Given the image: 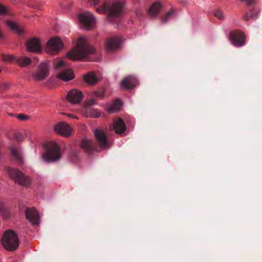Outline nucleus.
Returning <instances> with one entry per match:
<instances>
[{
    "mask_svg": "<svg viewBox=\"0 0 262 262\" xmlns=\"http://www.w3.org/2000/svg\"><path fill=\"white\" fill-rule=\"evenodd\" d=\"M100 2V0H89L88 3L91 6H95L98 5Z\"/></svg>",
    "mask_w": 262,
    "mask_h": 262,
    "instance_id": "nucleus-38",
    "label": "nucleus"
},
{
    "mask_svg": "<svg viewBox=\"0 0 262 262\" xmlns=\"http://www.w3.org/2000/svg\"><path fill=\"white\" fill-rule=\"evenodd\" d=\"M6 207H5L4 204L2 202H0V213L4 212L6 209Z\"/></svg>",
    "mask_w": 262,
    "mask_h": 262,
    "instance_id": "nucleus-41",
    "label": "nucleus"
},
{
    "mask_svg": "<svg viewBox=\"0 0 262 262\" xmlns=\"http://www.w3.org/2000/svg\"><path fill=\"white\" fill-rule=\"evenodd\" d=\"M1 243L6 250L14 251L16 250L19 246V239L17 234L12 230L6 231L1 239Z\"/></svg>",
    "mask_w": 262,
    "mask_h": 262,
    "instance_id": "nucleus-3",
    "label": "nucleus"
},
{
    "mask_svg": "<svg viewBox=\"0 0 262 262\" xmlns=\"http://www.w3.org/2000/svg\"><path fill=\"white\" fill-rule=\"evenodd\" d=\"M49 75L48 64L46 62L40 63L38 67V71L32 74V78L36 81H41Z\"/></svg>",
    "mask_w": 262,
    "mask_h": 262,
    "instance_id": "nucleus-6",
    "label": "nucleus"
},
{
    "mask_svg": "<svg viewBox=\"0 0 262 262\" xmlns=\"http://www.w3.org/2000/svg\"><path fill=\"white\" fill-rule=\"evenodd\" d=\"M122 105V103L121 100H116L112 105L106 107V111L110 114L117 113L119 111Z\"/></svg>",
    "mask_w": 262,
    "mask_h": 262,
    "instance_id": "nucleus-22",
    "label": "nucleus"
},
{
    "mask_svg": "<svg viewBox=\"0 0 262 262\" xmlns=\"http://www.w3.org/2000/svg\"><path fill=\"white\" fill-rule=\"evenodd\" d=\"M162 9V4L160 2H155L148 7V18L155 19L158 17Z\"/></svg>",
    "mask_w": 262,
    "mask_h": 262,
    "instance_id": "nucleus-19",
    "label": "nucleus"
},
{
    "mask_svg": "<svg viewBox=\"0 0 262 262\" xmlns=\"http://www.w3.org/2000/svg\"><path fill=\"white\" fill-rule=\"evenodd\" d=\"M85 113L87 116L93 118H99L101 115V113L97 109L91 108H86Z\"/></svg>",
    "mask_w": 262,
    "mask_h": 262,
    "instance_id": "nucleus-27",
    "label": "nucleus"
},
{
    "mask_svg": "<svg viewBox=\"0 0 262 262\" xmlns=\"http://www.w3.org/2000/svg\"><path fill=\"white\" fill-rule=\"evenodd\" d=\"M97 104V101L95 99H91L87 100L85 103V106L86 108H89V107Z\"/></svg>",
    "mask_w": 262,
    "mask_h": 262,
    "instance_id": "nucleus-32",
    "label": "nucleus"
},
{
    "mask_svg": "<svg viewBox=\"0 0 262 262\" xmlns=\"http://www.w3.org/2000/svg\"><path fill=\"white\" fill-rule=\"evenodd\" d=\"M83 79L87 85L90 86L95 85L99 81L98 78L96 74L92 72L84 74L83 76Z\"/></svg>",
    "mask_w": 262,
    "mask_h": 262,
    "instance_id": "nucleus-20",
    "label": "nucleus"
},
{
    "mask_svg": "<svg viewBox=\"0 0 262 262\" xmlns=\"http://www.w3.org/2000/svg\"><path fill=\"white\" fill-rule=\"evenodd\" d=\"M45 151L42 155V158L47 162H54L61 158V149L59 145L55 142H50L45 146Z\"/></svg>",
    "mask_w": 262,
    "mask_h": 262,
    "instance_id": "nucleus-2",
    "label": "nucleus"
},
{
    "mask_svg": "<svg viewBox=\"0 0 262 262\" xmlns=\"http://www.w3.org/2000/svg\"><path fill=\"white\" fill-rule=\"evenodd\" d=\"M16 117L20 120H26L29 118V117L24 114H19Z\"/></svg>",
    "mask_w": 262,
    "mask_h": 262,
    "instance_id": "nucleus-33",
    "label": "nucleus"
},
{
    "mask_svg": "<svg viewBox=\"0 0 262 262\" xmlns=\"http://www.w3.org/2000/svg\"><path fill=\"white\" fill-rule=\"evenodd\" d=\"M27 51L30 52L40 53L42 52L41 41L37 37H32L29 39L26 42Z\"/></svg>",
    "mask_w": 262,
    "mask_h": 262,
    "instance_id": "nucleus-8",
    "label": "nucleus"
},
{
    "mask_svg": "<svg viewBox=\"0 0 262 262\" xmlns=\"http://www.w3.org/2000/svg\"><path fill=\"white\" fill-rule=\"evenodd\" d=\"M80 147L87 151H99L97 144L92 140L86 138L82 139Z\"/></svg>",
    "mask_w": 262,
    "mask_h": 262,
    "instance_id": "nucleus-18",
    "label": "nucleus"
},
{
    "mask_svg": "<svg viewBox=\"0 0 262 262\" xmlns=\"http://www.w3.org/2000/svg\"><path fill=\"white\" fill-rule=\"evenodd\" d=\"M16 58L14 55L10 54H2V60L6 62H9L13 60L15 61Z\"/></svg>",
    "mask_w": 262,
    "mask_h": 262,
    "instance_id": "nucleus-30",
    "label": "nucleus"
},
{
    "mask_svg": "<svg viewBox=\"0 0 262 262\" xmlns=\"http://www.w3.org/2000/svg\"><path fill=\"white\" fill-rule=\"evenodd\" d=\"M55 133L64 137H69L71 136L72 128L67 123L60 121L57 123L54 127Z\"/></svg>",
    "mask_w": 262,
    "mask_h": 262,
    "instance_id": "nucleus-7",
    "label": "nucleus"
},
{
    "mask_svg": "<svg viewBox=\"0 0 262 262\" xmlns=\"http://www.w3.org/2000/svg\"><path fill=\"white\" fill-rule=\"evenodd\" d=\"M175 15V11L171 9L168 11L166 13L163 15L161 17V23L162 24L167 23L170 19L172 18Z\"/></svg>",
    "mask_w": 262,
    "mask_h": 262,
    "instance_id": "nucleus-26",
    "label": "nucleus"
},
{
    "mask_svg": "<svg viewBox=\"0 0 262 262\" xmlns=\"http://www.w3.org/2000/svg\"><path fill=\"white\" fill-rule=\"evenodd\" d=\"M244 18L246 21L249 20L250 19H251L250 18V13L249 12L246 13L245 15H244Z\"/></svg>",
    "mask_w": 262,
    "mask_h": 262,
    "instance_id": "nucleus-42",
    "label": "nucleus"
},
{
    "mask_svg": "<svg viewBox=\"0 0 262 262\" xmlns=\"http://www.w3.org/2000/svg\"><path fill=\"white\" fill-rule=\"evenodd\" d=\"M62 114L73 119H78V117L74 114H69V113H62Z\"/></svg>",
    "mask_w": 262,
    "mask_h": 262,
    "instance_id": "nucleus-39",
    "label": "nucleus"
},
{
    "mask_svg": "<svg viewBox=\"0 0 262 262\" xmlns=\"http://www.w3.org/2000/svg\"><path fill=\"white\" fill-rule=\"evenodd\" d=\"M123 5L122 3L116 2L108 5L107 16L109 17H117L123 13Z\"/></svg>",
    "mask_w": 262,
    "mask_h": 262,
    "instance_id": "nucleus-11",
    "label": "nucleus"
},
{
    "mask_svg": "<svg viewBox=\"0 0 262 262\" xmlns=\"http://www.w3.org/2000/svg\"><path fill=\"white\" fill-rule=\"evenodd\" d=\"M6 24L12 31L15 32L18 35H21L23 34L24 32V30L20 28L15 23L11 21H7Z\"/></svg>",
    "mask_w": 262,
    "mask_h": 262,
    "instance_id": "nucleus-24",
    "label": "nucleus"
},
{
    "mask_svg": "<svg viewBox=\"0 0 262 262\" xmlns=\"http://www.w3.org/2000/svg\"><path fill=\"white\" fill-rule=\"evenodd\" d=\"M77 17L79 22L82 24L86 29H90L92 28L94 23L95 18L90 12L79 14Z\"/></svg>",
    "mask_w": 262,
    "mask_h": 262,
    "instance_id": "nucleus-10",
    "label": "nucleus"
},
{
    "mask_svg": "<svg viewBox=\"0 0 262 262\" xmlns=\"http://www.w3.org/2000/svg\"><path fill=\"white\" fill-rule=\"evenodd\" d=\"M8 173L10 177L20 186H28L31 184V179L18 169H10Z\"/></svg>",
    "mask_w": 262,
    "mask_h": 262,
    "instance_id": "nucleus-4",
    "label": "nucleus"
},
{
    "mask_svg": "<svg viewBox=\"0 0 262 262\" xmlns=\"http://www.w3.org/2000/svg\"><path fill=\"white\" fill-rule=\"evenodd\" d=\"M11 154L12 156L14 158L16 161L19 164H23V159L21 155L19 153L18 150L13 146L10 148Z\"/></svg>",
    "mask_w": 262,
    "mask_h": 262,
    "instance_id": "nucleus-25",
    "label": "nucleus"
},
{
    "mask_svg": "<svg viewBox=\"0 0 262 262\" xmlns=\"http://www.w3.org/2000/svg\"><path fill=\"white\" fill-rule=\"evenodd\" d=\"M122 42L119 36L112 37L106 40L105 48L107 51L112 52L119 49Z\"/></svg>",
    "mask_w": 262,
    "mask_h": 262,
    "instance_id": "nucleus-12",
    "label": "nucleus"
},
{
    "mask_svg": "<svg viewBox=\"0 0 262 262\" xmlns=\"http://www.w3.org/2000/svg\"><path fill=\"white\" fill-rule=\"evenodd\" d=\"M214 15L217 17L219 19H223L224 16L223 13L220 10H216L214 12Z\"/></svg>",
    "mask_w": 262,
    "mask_h": 262,
    "instance_id": "nucleus-35",
    "label": "nucleus"
},
{
    "mask_svg": "<svg viewBox=\"0 0 262 262\" xmlns=\"http://www.w3.org/2000/svg\"><path fill=\"white\" fill-rule=\"evenodd\" d=\"M250 18L255 19L257 18L258 15V11L255 9L251 10L250 12Z\"/></svg>",
    "mask_w": 262,
    "mask_h": 262,
    "instance_id": "nucleus-34",
    "label": "nucleus"
},
{
    "mask_svg": "<svg viewBox=\"0 0 262 262\" xmlns=\"http://www.w3.org/2000/svg\"><path fill=\"white\" fill-rule=\"evenodd\" d=\"M94 134L96 140L99 143L101 148L104 149L108 147L109 145L107 136L102 130L96 129Z\"/></svg>",
    "mask_w": 262,
    "mask_h": 262,
    "instance_id": "nucleus-16",
    "label": "nucleus"
},
{
    "mask_svg": "<svg viewBox=\"0 0 262 262\" xmlns=\"http://www.w3.org/2000/svg\"><path fill=\"white\" fill-rule=\"evenodd\" d=\"M1 72V70H0V73Z\"/></svg>",
    "mask_w": 262,
    "mask_h": 262,
    "instance_id": "nucleus-44",
    "label": "nucleus"
},
{
    "mask_svg": "<svg viewBox=\"0 0 262 262\" xmlns=\"http://www.w3.org/2000/svg\"><path fill=\"white\" fill-rule=\"evenodd\" d=\"M137 84L138 81L135 77L128 76L121 81L120 86L124 90H130L136 88Z\"/></svg>",
    "mask_w": 262,
    "mask_h": 262,
    "instance_id": "nucleus-15",
    "label": "nucleus"
},
{
    "mask_svg": "<svg viewBox=\"0 0 262 262\" xmlns=\"http://www.w3.org/2000/svg\"><path fill=\"white\" fill-rule=\"evenodd\" d=\"M96 49L93 46H89L83 38L78 40L75 49L70 51L66 55L67 58L73 61L82 60L88 55L95 53Z\"/></svg>",
    "mask_w": 262,
    "mask_h": 262,
    "instance_id": "nucleus-1",
    "label": "nucleus"
},
{
    "mask_svg": "<svg viewBox=\"0 0 262 262\" xmlns=\"http://www.w3.org/2000/svg\"><path fill=\"white\" fill-rule=\"evenodd\" d=\"M5 219H8L10 217V214L9 212L6 209L5 211L1 213Z\"/></svg>",
    "mask_w": 262,
    "mask_h": 262,
    "instance_id": "nucleus-37",
    "label": "nucleus"
},
{
    "mask_svg": "<svg viewBox=\"0 0 262 262\" xmlns=\"http://www.w3.org/2000/svg\"><path fill=\"white\" fill-rule=\"evenodd\" d=\"M92 96L95 98L102 99L104 97V92L100 91H94L92 93Z\"/></svg>",
    "mask_w": 262,
    "mask_h": 262,
    "instance_id": "nucleus-31",
    "label": "nucleus"
},
{
    "mask_svg": "<svg viewBox=\"0 0 262 262\" xmlns=\"http://www.w3.org/2000/svg\"><path fill=\"white\" fill-rule=\"evenodd\" d=\"M108 4L104 2L101 6L96 9V11L99 13H106L107 14Z\"/></svg>",
    "mask_w": 262,
    "mask_h": 262,
    "instance_id": "nucleus-29",
    "label": "nucleus"
},
{
    "mask_svg": "<svg viewBox=\"0 0 262 262\" xmlns=\"http://www.w3.org/2000/svg\"><path fill=\"white\" fill-rule=\"evenodd\" d=\"M113 125L114 130L117 134H121L126 129V124L122 118L115 120Z\"/></svg>",
    "mask_w": 262,
    "mask_h": 262,
    "instance_id": "nucleus-21",
    "label": "nucleus"
},
{
    "mask_svg": "<svg viewBox=\"0 0 262 262\" xmlns=\"http://www.w3.org/2000/svg\"><path fill=\"white\" fill-rule=\"evenodd\" d=\"M7 12V8L0 4V14L4 15Z\"/></svg>",
    "mask_w": 262,
    "mask_h": 262,
    "instance_id": "nucleus-36",
    "label": "nucleus"
},
{
    "mask_svg": "<svg viewBox=\"0 0 262 262\" xmlns=\"http://www.w3.org/2000/svg\"><path fill=\"white\" fill-rule=\"evenodd\" d=\"M26 219L32 225H38L39 223V214L34 208L27 207L25 211Z\"/></svg>",
    "mask_w": 262,
    "mask_h": 262,
    "instance_id": "nucleus-13",
    "label": "nucleus"
},
{
    "mask_svg": "<svg viewBox=\"0 0 262 262\" xmlns=\"http://www.w3.org/2000/svg\"><path fill=\"white\" fill-rule=\"evenodd\" d=\"M75 76L74 71L72 69L68 68L60 71L57 75L56 77L59 80L67 82L73 80Z\"/></svg>",
    "mask_w": 262,
    "mask_h": 262,
    "instance_id": "nucleus-17",
    "label": "nucleus"
},
{
    "mask_svg": "<svg viewBox=\"0 0 262 262\" xmlns=\"http://www.w3.org/2000/svg\"><path fill=\"white\" fill-rule=\"evenodd\" d=\"M229 38L231 43L234 46L239 47L244 46L246 41L245 35L237 31H232L229 34Z\"/></svg>",
    "mask_w": 262,
    "mask_h": 262,
    "instance_id": "nucleus-9",
    "label": "nucleus"
},
{
    "mask_svg": "<svg viewBox=\"0 0 262 262\" xmlns=\"http://www.w3.org/2000/svg\"><path fill=\"white\" fill-rule=\"evenodd\" d=\"M64 44L58 36H54L50 38L47 43V51L50 54H57L63 48Z\"/></svg>",
    "mask_w": 262,
    "mask_h": 262,
    "instance_id": "nucleus-5",
    "label": "nucleus"
},
{
    "mask_svg": "<svg viewBox=\"0 0 262 262\" xmlns=\"http://www.w3.org/2000/svg\"><path fill=\"white\" fill-rule=\"evenodd\" d=\"M83 97L81 91L77 89H72L67 96V100L72 104H79L82 101Z\"/></svg>",
    "mask_w": 262,
    "mask_h": 262,
    "instance_id": "nucleus-14",
    "label": "nucleus"
},
{
    "mask_svg": "<svg viewBox=\"0 0 262 262\" xmlns=\"http://www.w3.org/2000/svg\"><path fill=\"white\" fill-rule=\"evenodd\" d=\"M14 137L17 141H20L22 140L20 136L18 134H17V133L14 134Z\"/></svg>",
    "mask_w": 262,
    "mask_h": 262,
    "instance_id": "nucleus-40",
    "label": "nucleus"
},
{
    "mask_svg": "<svg viewBox=\"0 0 262 262\" xmlns=\"http://www.w3.org/2000/svg\"><path fill=\"white\" fill-rule=\"evenodd\" d=\"M3 37V34L1 31V30H0V38H2Z\"/></svg>",
    "mask_w": 262,
    "mask_h": 262,
    "instance_id": "nucleus-43",
    "label": "nucleus"
},
{
    "mask_svg": "<svg viewBox=\"0 0 262 262\" xmlns=\"http://www.w3.org/2000/svg\"><path fill=\"white\" fill-rule=\"evenodd\" d=\"M15 62L21 68L27 67L30 65L32 60L28 57H19L15 59Z\"/></svg>",
    "mask_w": 262,
    "mask_h": 262,
    "instance_id": "nucleus-23",
    "label": "nucleus"
},
{
    "mask_svg": "<svg viewBox=\"0 0 262 262\" xmlns=\"http://www.w3.org/2000/svg\"><path fill=\"white\" fill-rule=\"evenodd\" d=\"M66 62L61 60H56L53 63V68L56 70H58L61 68L66 67Z\"/></svg>",
    "mask_w": 262,
    "mask_h": 262,
    "instance_id": "nucleus-28",
    "label": "nucleus"
}]
</instances>
